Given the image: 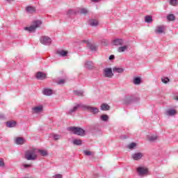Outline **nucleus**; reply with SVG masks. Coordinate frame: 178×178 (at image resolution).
<instances>
[{
    "label": "nucleus",
    "instance_id": "obj_23",
    "mask_svg": "<svg viewBox=\"0 0 178 178\" xmlns=\"http://www.w3.org/2000/svg\"><path fill=\"white\" fill-rule=\"evenodd\" d=\"M50 137H51L52 138H54L55 141H56L58 140H60V138H62V136L57 134H53L50 135Z\"/></svg>",
    "mask_w": 178,
    "mask_h": 178
},
{
    "label": "nucleus",
    "instance_id": "obj_5",
    "mask_svg": "<svg viewBox=\"0 0 178 178\" xmlns=\"http://www.w3.org/2000/svg\"><path fill=\"white\" fill-rule=\"evenodd\" d=\"M40 41L43 45H51V43L52 42V40L49 37L45 35L40 37Z\"/></svg>",
    "mask_w": 178,
    "mask_h": 178
},
{
    "label": "nucleus",
    "instance_id": "obj_19",
    "mask_svg": "<svg viewBox=\"0 0 178 178\" xmlns=\"http://www.w3.org/2000/svg\"><path fill=\"white\" fill-rule=\"evenodd\" d=\"M133 83L135 86H140L141 84V78L139 76L134 78Z\"/></svg>",
    "mask_w": 178,
    "mask_h": 178
},
{
    "label": "nucleus",
    "instance_id": "obj_10",
    "mask_svg": "<svg viewBox=\"0 0 178 178\" xmlns=\"http://www.w3.org/2000/svg\"><path fill=\"white\" fill-rule=\"evenodd\" d=\"M43 108H44V107L41 105L35 106V107L32 108V113L33 114L41 113V111H42Z\"/></svg>",
    "mask_w": 178,
    "mask_h": 178
},
{
    "label": "nucleus",
    "instance_id": "obj_47",
    "mask_svg": "<svg viewBox=\"0 0 178 178\" xmlns=\"http://www.w3.org/2000/svg\"><path fill=\"white\" fill-rule=\"evenodd\" d=\"M93 177H94V178H98V177H99V175H98V174H94V175H93Z\"/></svg>",
    "mask_w": 178,
    "mask_h": 178
},
{
    "label": "nucleus",
    "instance_id": "obj_25",
    "mask_svg": "<svg viewBox=\"0 0 178 178\" xmlns=\"http://www.w3.org/2000/svg\"><path fill=\"white\" fill-rule=\"evenodd\" d=\"M110 108L107 104H102L100 106L101 111H109Z\"/></svg>",
    "mask_w": 178,
    "mask_h": 178
},
{
    "label": "nucleus",
    "instance_id": "obj_29",
    "mask_svg": "<svg viewBox=\"0 0 178 178\" xmlns=\"http://www.w3.org/2000/svg\"><path fill=\"white\" fill-rule=\"evenodd\" d=\"M148 140L149 141H152V142L156 141V140H158V136L156 135L150 136L148 137Z\"/></svg>",
    "mask_w": 178,
    "mask_h": 178
},
{
    "label": "nucleus",
    "instance_id": "obj_9",
    "mask_svg": "<svg viewBox=\"0 0 178 178\" xmlns=\"http://www.w3.org/2000/svg\"><path fill=\"white\" fill-rule=\"evenodd\" d=\"M84 105L83 104H76L72 108H71L70 111L67 112V115H72V113H74V112H76L79 108H83Z\"/></svg>",
    "mask_w": 178,
    "mask_h": 178
},
{
    "label": "nucleus",
    "instance_id": "obj_4",
    "mask_svg": "<svg viewBox=\"0 0 178 178\" xmlns=\"http://www.w3.org/2000/svg\"><path fill=\"white\" fill-rule=\"evenodd\" d=\"M82 108L83 111H88V112H90L93 115H97V113L99 112V109H98V108L92 107L91 106L83 105L82 106Z\"/></svg>",
    "mask_w": 178,
    "mask_h": 178
},
{
    "label": "nucleus",
    "instance_id": "obj_28",
    "mask_svg": "<svg viewBox=\"0 0 178 178\" xmlns=\"http://www.w3.org/2000/svg\"><path fill=\"white\" fill-rule=\"evenodd\" d=\"M72 144H74V145H81V144H83V142L80 139H74L72 141Z\"/></svg>",
    "mask_w": 178,
    "mask_h": 178
},
{
    "label": "nucleus",
    "instance_id": "obj_20",
    "mask_svg": "<svg viewBox=\"0 0 178 178\" xmlns=\"http://www.w3.org/2000/svg\"><path fill=\"white\" fill-rule=\"evenodd\" d=\"M58 55H59L60 56H67V54H69V52L67 51H65V50H60L57 51Z\"/></svg>",
    "mask_w": 178,
    "mask_h": 178
},
{
    "label": "nucleus",
    "instance_id": "obj_38",
    "mask_svg": "<svg viewBox=\"0 0 178 178\" xmlns=\"http://www.w3.org/2000/svg\"><path fill=\"white\" fill-rule=\"evenodd\" d=\"M162 83H164V84H168L169 83V78L168 77H164L161 79Z\"/></svg>",
    "mask_w": 178,
    "mask_h": 178
},
{
    "label": "nucleus",
    "instance_id": "obj_8",
    "mask_svg": "<svg viewBox=\"0 0 178 178\" xmlns=\"http://www.w3.org/2000/svg\"><path fill=\"white\" fill-rule=\"evenodd\" d=\"M165 30H166V27L163 25H160L156 27L155 33L156 34H165Z\"/></svg>",
    "mask_w": 178,
    "mask_h": 178
},
{
    "label": "nucleus",
    "instance_id": "obj_36",
    "mask_svg": "<svg viewBox=\"0 0 178 178\" xmlns=\"http://www.w3.org/2000/svg\"><path fill=\"white\" fill-rule=\"evenodd\" d=\"M108 119H109V117L108 116V115H101V120H103V122H107Z\"/></svg>",
    "mask_w": 178,
    "mask_h": 178
},
{
    "label": "nucleus",
    "instance_id": "obj_22",
    "mask_svg": "<svg viewBox=\"0 0 178 178\" xmlns=\"http://www.w3.org/2000/svg\"><path fill=\"white\" fill-rule=\"evenodd\" d=\"M176 113L177 111L175 109H170L166 111V115H168V116H174V115H176Z\"/></svg>",
    "mask_w": 178,
    "mask_h": 178
},
{
    "label": "nucleus",
    "instance_id": "obj_42",
    "mask_svg": "<svg viewBox=\"0 0 178 178\" xmlns=\"http://www.w3.org/2000/svg\"><path fill=\"white\" fill-rule=\"evenodd\" d=\"M65 79H60V80L58 81L57 84H60V85L65 84Z\"/></svg>",
    "mask_w": 178,
    "mask_h": 178
},
{
    "label": "nucleus",
    "instance_id": "obj_37",
    "mask_svg": "<svg viewBox=\"0 0 178 178\" xmlns=\"http://www.w3.org/2000/svg\"><path fill=\"white\" fill-rule=\"evenodd\" d=\"M80 13L81 15H87L88 10L87 8H81Z\"/></svg>",
    "mask_w": 178,
    "mask_h": 178
},
{
    "label": "nucleus",
    "instance_id": "obj_13",
    "mask_svg": "<svg viewBox=\"0 0 178 178\" xmlns=\"http://www.w3.org/2000/svg\"><path fill=\"white\" fill-rule=\"evenodd\" d=\"M25 10L26 13L33 14L35 13V8L31 6H28L26 7Z\"/></svg>",
    "mask_w": 178,
    "mask_h": 178
},
{
    "label": "nucleus",
    "instance_id": "obj_33",
    "mask_svg": "<svg viewBox=\"0 0 178 178\" xmlns=\"http://www.w3.org/2000/svg\"><path fill=\"white\" fill-rule=\"evenodd\" d=\"M136 147H137V144L136 143H131L128 145L129 149H134Z\"/></svg>",
    "mask_w": 178,
    "mask_h": 178
},
{
    "label": "nucleus",
    "instance_id": "obj_3",
    "mask_svg": "<svg viewBox=\"0 0 178 178\" xmlns=\"http://www.w3.org/2000/svg\"><path fill=\"white\" fill-rule=\"evenodd\" d=\"M40 24H42V22H41V21H34L32 25H31L29 27H25L24 30L30 33H34V31H35V30L38 29V27H40Z\"/></svg>",
    "mask_w": 178,
    "mask_h": 178
},
{
    "label": "nucleus",
    "instance_id": "obj_24",
    "mask_svg": "<svg viewBox=\"0 0 178 178\" xmlns=\"http://www.w3.org/2000/svg\"><path fill=\"white\" fill-rule=\"evenodd\" d=\"M113 71L114 72V73H123L124 72V70L121 67H115L113 68Z\"/></svg>",
    "mask_w": 178,
    "mask_h": 178
},
{
    "label": "nucleus",
    "instance_id": "obj_49",
    "mask_svg": "<svg viewBox=\"0 0 178 178\" xmlns=\"http://www.w3.org/2000/svg\"><path fill=\"white\" fill-rule=\"evenodd\" d=\"M7 2H12V1H15V0H6Z\"/></svg>",
    "mask_w": 178,
    "mask_h": 178
},
{
    "label": "nucleus",
    "instance_id": "obj_18",
    "mask_svg": "<svg viewBox=\"0 0 178 178\" xmlns=\"http://www.w3.org/2000/svg\"><path fill=\"white\" fill-rule=\"evenodd\" d=\"M129 49V46L128 45H124L122 47H119L118 48V52L122 53V52H126Z\"/></svg>",
    "mask_w": 178,
    "mask_h": 178
},
{
    "label": "nucleus",
    "instance_id": "obj_11",
    "mask_svg": "<svg viewBox=\"0 0 178 178\" xmlns=\"http://www.w3.org/2000/svg\"><path fill=\"white\" fill-rule=\"evenodd\" d=\"M143 156H144V155L141 152L135 153L131 156L134 161H139V159H141Z\"/></svg>",
    "mask_w": 178,
    "mask_h": 178
},
{
    "label": "nucleus",
    "instance_id": "obj_7",
    "mask_svg": "<svg viewBox=\"0 0 178 178\" xmlns=\"http://www.w3.org/2000/svg\"><path fill=\"white\" fill-rule=\"evenodd\" d=\"M103 76L104 77H108V79H112V77H113V73L112 72V68H105L104 70Z\"/></svg>",
    "mask_w": 178,
    "mask_h": 178
},
{
    "label": "nucleus",
    "instance_id": "obj_34",
    "mask_svg": "<svg viewBox=\"0 0 178 178\" xmlns=\"http://www.w3.org/2000/svg\"><path fill=\"white\" fill-rule=\"evenodd\" d=\"M83 154L86 155V156H91L92 155H94V152L88 150H84Z\"/></svg>",
    "mask_w": 178,
    "mask_h": 178
},
{
    "label": "nucleus",
    "instance_id": "obj_27",
    "mask_svg": "<svg viewBox=\"0 0 178 178\" xmlns=\"http://www.w3.org/2000/svg\"><path fill=\"white\" fill-rule=\"evenodd\" d=\"M133 102L132 96L126 97L124 99V104H130V102Z\"/></svg>",
    "mask_w": 178,
    "mask_h": 178
},
{
    "label": "nucleus",
    "instance_id": "obj_14",
    "mask_svg": "<svg viewBox=\"0 0 178 178\" xmlns=\"http://www.w3.org/2000/svg\"><path fill=\"white\" fill-rule=\"evenodd\" d=\"M26 143V140L22 137H18L15 139V144L17 145H23Z\"/></svg>",
    "mask_w": 178,
    "mask_h": 178
},
{
    "label": "nucleus",
    "instance_id": "obj_15",
    "mask_svg": "<svg viewBox=\"0 0 178 178\" xmlns=\"http://www.w3.org/2000/svg\"><path fill=\"white\" fill-rule=\"evenodd\" d=\"M88 24L92 27H97V26H98L99 24V22H98V20L97 19H89Z\"/></svg>",
    "mask_w": 178,
    "mask_h": 178
},
{
    "label": "nucleus",
    "instance_id": "obj_43",
    "mask_svg": "<svg viewBox=\"0 0 178 178\" xmlns=\"http://www.w3.org/2000/svg\"><path fill=\"white\" fill-rule=\"evenodd\" d=\"M22 166H24L25 169H27V168H31V164H23Z\"/></svg>",
    "mask_w": 178,
    "mask_h": 178
},
{
    "label": "nucleus",
    "instance_id": "obj_30",
    "mask_svg": "<svg viewBox=\"0 0 178 178\" xmlns=\"http://www.w3.org/2000/svg\"><path fill=\"white\" fill-rule=\"evenodd\" d=\"M74 94L75 95H77L78 97H83V94H84V92L82 90H74Z\"/></svg>",
    "mask_w": 178,
    "mask_h": 178
},
{
    "label": "nucleus",
    "instance_id": "obj_16",
    "mask_svg": "<svg viewBox=\"0 0 178 178\" xmlns=\"http://www.w3.org/2000/svg\"><path fill=\"white\" fill-rule=\"evenodd\" d=\"M114 45L122 46L124 44V41L122 39H115L113 40Z\"/></svg>",
    "mask_w": 178,
    "mask_h": 178
},
{
    "label": "nucleus",
    "instance_id": "obj_2",
    "mask_svg": "<svg viewBox=\"0 0 178 178\" xmlns=\"http://www.w3.org/2000/svg\"><path fill=\"white\" fill-rule=\"evenodd\" d=\"M67 130L68 131H71L72 133H73V134H76V136H81V137L86 136V131H84V129L81 127H70L67 128Z\"/></svg>",
    "mask_w": 178,
    "mask_h": 178
},
{
    "label": "nucleus",
    "instance_id": "obj_17",
    "mask_svg": "<svg viewBox=\"0 0 178 178\" xmlns=\"http://www.w3.org/2000/svg\"><path fill=\"white\" fill-rule=\"evenodd\" d=\"M85 67H86V69H94V63H92V61H86L85 63Z\"/></svg>",
    "mask_w": 178,
    "mask_h": 178
},
{
    "label": "nucleus",
    "instance_id": "obj_35",
    "mask_svg": "<svg viewBox=\"0 0 178 178\" xmlns=\"http://www.w3.org/2000/svg\"><path fill=\"white\" fill-rule=\"evenodd\" d=\"M167 19H168V20H169L170 22H172V21L175 20V15H173V14H170L168 16H167Z\"/></svg>",
    "mask_w": 178,
    "mask_h": 178
},
{
    "label": "nucleus",
    "instance_id": "obj_39",
    "mask_svg": "<svg viewBox=\"0 0 178 178\" xmlns=\"http://www.w3.org/2000/svg\"><path fill=\"white\" fill-rule=\"evenodd\" d=\"M76 13V11L75 10H69L67 13V15L68 16H72V15H75Z\"/></svg>",
    "mask_w": 178,
    "mask_h": 178
},
{
    "label": "nucleus",
    "instance_id": "obj_48",
    "mask_svg": "<svg viewBox=\"0 0 178 178\" xmlns=\"http://www.w3.org/2000/svg\"><path fill=\"white\" fill-rule=\"evenodd\" d=\"M4 118H5V115H3V114L0 115V118L1 119H3Z\"/></svg>",
    "mask_w": 178,
    "mask_h": 178
},
{
    "label": "nucleus",
    "instance_id": "obj_45",
    "mask_svg": "<svg viewBox=\"0 0 178 178\" xmlns=\"http://www.w3.org/2000/svg\"><path fill=\"white\" fill-rule=\"evenodd\" d=\"M90 48L91 51H97V47L92 44L90 45Z\"/></svg>",
    "mask_w": 178,
    "mask_h": 178
},
{
    "label": "nucleus",
    "instance_id": "obj_21",
    "mask_svg": "<svg viewBox=\"0 0 178 178\" xmlns=\"http://www.w3.org/2000/svg\"><path fill=\"white\" fill-rule=\"evenodd\" d=\"M53 93H54V91L51 89L46 88L43 90L44 95L49 96V95H52Z\"/></svg>",
    "mask_w": 178,
    "mask_h": 178
},
{
    "label": "nucleus",
    "instance_id": "obj_1",
    "mask_svg": "<svg viewBox=\"0 0 178 178\" xmlns=\"http://www.w3.org/2000/svg\"><path fill=\"white\" fill-rule=\"evenodd\" d=\"M38 152V149L32 148L25 151L24 159L26 161H35L37 158H38V155L37 154Z\"/></svg>",
    "mask_w": 178,
    "mask_h": 178
},
{
    "label": "nucleus",
    "instance_id": "obj_26",
    "mask_svg": "<svg viewBox=\"0 0 178 178\" xmlns=\"http://www.w3.org/2000/svg\"><path fill=\"white\" fill-rule=\"evenodd\" d=\"M7 127H16V121H8L6 122Z\"/></svg>",
    "mask_w": 178,
    "mask_h": 178
},
{
    "label": "nucleus",
    "instance_id": "obj_6",
    "mask_svg": "<svg viewBox=\"0 0 178 178\" xmlns=\"http://www.w3.org/2000/svg\"><path fill=\"white\" fill-rule=\"evenodd\" d=\"M138 175L139 176H145L148 175V168L146 167L140 166L137 168Z\"/></svg>",
    "mask_w": 178,
    "mask_h": 178
},
{
    "label": "nucleus",
    "instance_id": "obj_46",
    "mask_svg": "<svg viewBox=\"0 0 178 178\" xmlns=\"http://www.w3.org/2000/svg\"><path fill=\"white\" fill-rule=\"evenodd\" d=\"M113 59H115V56H114V55H111V56H109V60H113Z\"/></svg>",
    "mask_w": 178,
    "mask_h": 178
},
{
    "label": "nucleus",
    "instance_id": "obj_50",
    "mask_svg": "<svg viewBox=\"0 0 178 178\" xmlns=\"http://www.w3.org/2000/svg\"><path fill=\"white\" fill-rule=\"evenodd\" d=\"M98 0H91L92 2H97Z\"/></svg>",
    "mask_w": 178,
    "mask_h": 178
},
{
    "label": "nucleus",
    "instance_id": "obj_40",
    "mask_svg": "<svg viewBox=\"0 0 178 178\" xmlns=\"http://www.w3.org/2000/svg\"><path fill=\"white\" fill-rule=\"evenodd\" d=\"M177 3V0H170V4L172 6H176V4Z\"/></svg>",
    "mask_w": 178,
    "mask_h": 178
},
{
    "label": "nucleus",
    "instance_id": "obj_32",
    "mask_svg": "<svg viewBox=\"0 0 178 178\" xmlns=\"http://www.w3.org/2000/svg\"><path fill=\"white\" fill-rule=\"evenodd\" d=\"M145 22L146 23H151V22H152V17L150 16V15H147L145 17Z\"/></svg>",
    "mask_w": 178,
    "mask_h": 178
},
{
    "label": "nucleus",
    "instance_id": "obj_44",
    "mask_svg": "<svg viewBox=\"0 0 178 178\" xmlns=\"http://www.w3.org/2000/svg\"><path fill=\"white\" fill-rule=\"evenodd\" d=\"M62 177H63V176L60 174H57V175H55L54 176H53V178H62Z\"/></svg>",
    "mask_w": 178,
    "mask_h": 178
},
{
    "label": "nucleus",
    "instance_id": "obj_31",
    "mask_svg": "<svg viewBox=\"0 0 178 178\" xmlns=\"http://www.w3.org/2000/svg\"><path fill=\"white\" fill-rule=\"evenodd\" d=\"M38 152H39L42 156H47L48 155V152L46 150L39 149Z\"/></svg>",
    "mask_w": 178,
    "mask_h": 178
},
{
    "label": "nucleus",
    "instance_id": "obj_12",
    "mask_svg": "<svg viewBox=\"0 0 178 178\" xmlns=\"http://www.w3.org/2000/svg\"><path fill=\"white\" fill-rule=\"evenodd\" d=\"M35 77L38 79V80H45V79H47V74H44L43 72H37Z\"/></svg>",
    "mask_w": 178,
    "mask_h": 178
},
{
    "label": "nucleus",
    "instance_id": "obj_41",
    "mask_svg": "<svg viewBox=\"0 0 178 178\" xmlns=\"http://www.w3.org/2000/svg\"><path fill=\"white\" fill-rule=\"evenodd\" d=\"M3 166H5V163L3 162V159H0V167L3 168Z\"/></svg>",
    "mask_w": 178,
    "mask_h": 178
}]
</instances>
